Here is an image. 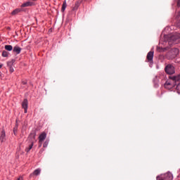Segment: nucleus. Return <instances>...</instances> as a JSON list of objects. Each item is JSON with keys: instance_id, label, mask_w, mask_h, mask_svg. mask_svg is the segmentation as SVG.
<instances>
[{"instance_id": "obj_4", "label": "nucleus", "mask_w": 180, "mask_h": 180, "mask_svg": "<svg viewBox=\"0 0 180 180\" xmlns=\"http://www.w3.org/2000/svg\"><path fill=\"white\" fill-rule=\"evenodd\" d=\"M178 54H179V49L174 48L168 52L167 56H169L170 58H175Z\"/></svg>"}, {"instance_id": "obj_3", "label": "nucleus", "mask_w": 180, "mask_h": 180, "mask_svg": "<svg viewBox=\"0 0 180 180\" xmlns=\"http://www.w3.org/2000/svg\"><path fill=\"white\" fill-rule=\"evenodd\" d=\"M157 180H172L173 176L171 172H167L164 174H161L160 176H157Z\"/></svg>"}, {"instance_id": "obj_19", "label": "nucleus", "mask_w": 180, "mask_h": 180, "mask_svg": "<svg viewBox=\"0 0 180 180\" xmlns=\"http://www.w3.org/2000/svg\"><path fill=\"white\" fill-rule=\"evenodd\" d=\"M9 56V52L6 51H3L2 57H8Z\"/></svg>"}, {"instance_id": "obj_15", "label": "nucleus", "mask_w": 180, "mask_h": 180, "mask_svg": "<svg viewBox=\"0 0 180 180\" xmlns=\"http://www.w3.org/2000/svg\"><path fill=\"white\" fill-rule=\"evenodd\" d=\"M22 11V9L20 8H16L14 11H13V12L11 13V15H18V13H19V12H20Z\"/></svg>"}, {"instance_id": "obj_22", "label": "nucleus", "mask_w": 180, "mask_h": 180, "mask_svg": "<svg viewBox=\"0 0 180 180\" xmlns=\"http://www.w3.org/2000/svg\"><path fill=\"white\" fill-rule=\"evenodd\" d=\"M9 67V71L10 72H13L14 70H13V67L12 66H8Z\"/></svg>"}, {"instance_id": "obj_10", "label": "nucleus", "mask_w": 180, "mask_h": 180, "mask_svg": "<svg viewBox=\"0 0 180 180\" xmlns=\"http://www.w3.org/2000/svg\"><path fill=\"white\" fill-rule=\"evenodd\" d=\"M22 51V48L19 47V46L16 45L14 46L13 49V53H16V54H20V52Z\"/></svg>"}, {"instance_id": "obj_16", "label": "nucleus", "mask_w": 180, "mask_h": 180, "mask_svg": "<svg viewBox=\"0 0 180 180\" xmlns=\"http://www.w3.org/2000/svg\"><path fill=\"white\" fill-rule=\"evenodd\" d=\"M79 1H76L75 6L72 8V11H77V9H78V8H79Z\"/></svg>"}, {"instance_id": "obj_25", "label": "nucleus", "mask_w": 180, "mask_h": 180, "mask_svg": "<svg viewBox=\"0 0 180 180\" xmlns=\"http://www.w3.org/2000/svg\"><path fill=\"white\" fill-rule=\"evenodd\" d=\"M177 6L180 7V0H178L177 1Z\"/></svg>"}, {"instance_id": "obj_24", "label": "nucleus", "mask_w": 180, "mask_h": 180, "mask_svg": "<svg viewBox=\"0 0 180 180\" xmlns=\"http://www.w3.org/2000/svg\"><path fill=\"white\" fill-rule=\"evenodd\" d=\"M48 144L49 143L47 142H44L43 147H44V148L47 147Z\"/></svg>"}, {"instance_id": "obj_18", "label": "nucleus", "mask_w": 180, "mask_h": 180, "mask_svg": "<svg viewBox=\"0 0 180 180\" xmlns=\"http://www.w3.org/2000/svg\"><path fill=\"white\" fill-rule=\"evenodd\" d=\"M31 148H33V142H32V144H30L29 147L25 149L26 153H29Z\"/></svg>"}, {"instance_id": "obj_27", "label": "nucleus", "mask_w": 180, "mask_h": 180, "mask_svg": "<svg viewBox=\"0 0 180 180\" xmlns=\"http://www.w3.org/2000/svg\"><path fill=\"white\" fill-rule=\"evenodd\" d=\"M16 130H18V127H15L14 128V133H15Z\"/></svg>"}, {"instance_id": "obj_12", "label": "nucleus", "mask_w": 180, "mask_h": 180, "mask_svg": "<svg viewBox=\"0 0 180 180\" xmlns=\"http://www.w3.org/2000/svg\"><path fill=\"white\" fill-rule=\"evenodd\" d=\"M32 5H33V3L27 1L26 3L22 4L21 6L22 8H26L27 6H32Z\"/></svg>"}, {"instance_id": "obj_6", "label": "nucleus", "mask_w": 180, "mask_h": 180, "mask_svg": "<svg viewBox=\"0 0 180 180\" xmlns=\"http://www.w3.org/2000/svg\"><path fill=\"white\" fill-rule=\"evenodd\" d=\"M46 137H47V134H46L45 132H43L39 135V147H41V144H43V141L46 140Z\"/></svg>"}, {"instance_id": "obj_7", "label": "nucleus", "mask_w": 180, "mask_h": 180, "mask_svg": "<svg viewBox=\"0 0 180 180\" xmlns=\"http://www.w3.org/2000/svg\"><path fill=\"white\" fill-rule=\"evenodd\" d=\"M22 109H24V113H27L28 101L27 99H24L22 103Z\"/></svg>"}, {"instance_id": "obj_13", "label": "nucleus", "mask_w": 180, "mask_h": 180, "mask_svg": "<svg viewBox=\"0 0 180 180\" xmlns=\"http://www.w3.org/2000/svg\"><path fill=\"white\" fill-rule=\"evenodd\" d=\"M4 49L7 51H12V50H13V46H12V45H6Z\"/></svg>"}, {"instance_id": "obj_28", "label": "nucleus", "mask_w": 180, "mask_h": 180, "mask_svg": "<svg viewBox=\"0 0 180 180\" xmlns=\"http://www.w3.org/2000/svg\"><path fill=\"white\" fill-rule=\"evenodd\" d=\"M0 78H2V74L0 73Z\"/></svg>"}, {"instance_id": "obj_23", "label": "nucleus", "mask_w": 180, "mask_h": 180, "mask_svg": "<svg viewBox=\"0 0 180 180\" xmlns=\"http://www.w3.org/2000/svg\"><path fill=\"white\" fill-rule=\"evenodd\" d=\"M22 85H26V84H27V81H26V80H22Z\"/></svg>"}, {"instance_id": "obj_17", "label": "nucleus", "mask_w": 180, "mask_h": 180, "mask_svg": "<svg viewBox=\"0 0 180 180\" xmlns=\"http://www.w3.org/2000/svg\"><path fill=\"white\" fill-rule=\"evenodd\" d=\"M65 8H67V3L64 1L62 6L61 12H64V11H65Z\"/></svg>"}, {"instance_id": "obj_30", "label": "nucleus", "mask_w": 180, "mask_h": 180, "mask_svg": "<svg viewBox=\"0 0 180 180\" xmlns=\"http://www.w3.org/2000/svg\"><path fill=\"white\" fill-rule=\"evenodd\" d=\"M2 68V65H0V69H1Z\"/></svg>"}, {"instance_id": "obj_8", "label": "nucleus", "mask_w": 180, "mask_h": 180, "mask_svg": "<svg viewBox=\"0 0 180 180\" xmlns=\"http://www.w3.org/2000/svg\"><path fill=\"white\" fill-rule=\"evenodd\" d=\"M146 58L149 63H153V58H154V51H149L147 54Z\"/></svg>"}, {"instance_id": "obj_20", "label": "nucleus", "mask_w": 180, "mask_h": 180, "mask_svg": "<svg viewBox=\"0 0 180 180\" xmlns=\"http://www.w3.org/2000/svg\"><path fill=\"white\" fill-rule=\"evenodd\" d=\"M30 138L33 139V140H35L36 139V132H32L30 134Z\"/></svg>"}, {"instance_id": "obj_21", "label": "nucleus", "mask_w": 180, "mask_h": 180, "mask_svg": "<svg viewBox=\"0 0 180 180\" xmlns=\"http://www.w3.org/2000/svg\"><path fill=\"white\" fill-rule=\"evenodd\" d=\"M15 63V59L11 60L10 62H7L8 67H11L13 65V63Z\"/></svg>"}, {"instance_id": "obj_9", "label": "nucleus", "mask_w": 180, "mask_h": 180, "mask_svg": "<svg viewBox=\"0 0 180 180\" xmlns=\"http://www.w3.org/2000/svg\"><path fill=\"white\" fill-rule=\"evenodd\" d=\"M6 140L5 130H2L0 135V141L1 143H4Z\"/></svg>"}, {"instance_id": "obj_29", "label": "nucleus", "mask_w": 180, "mask_h": 180, "mask_svg": "<svg viewBox=\"0 0 180 180\" xmlns=\"http://www.w3.org/2000/svg\"><path fill=\"white\" fill-rule=\"evenodd\" d=\"M178 15L180 16V11L178 13Z\"/></svg>"}, {"instance_id": "obj_5", "label": "nucleus", "mask_w": 180, "mask_h": 180, "mask_svg": "<svg viewBox=\"0 0 180 180\" xmlns=\"http://www.w3.org/2000/svg\"><path fill=\"white\" fill-rule=\"evenodd\" d=\"M165 71L169 75L175 74V67H174L172 65H167L165 68Z\"/></svg>"}, {"instance_id": "obj_14", "label": "nucleus", "mask_w": 180, "mask_h": 180, "mask_svg": "<svg viewBox=\"0 0 180 180\" xmlns=\"http://www.w3.org/2000/svg\"><path fill=\"white\" fill-rule=\"evenodd\" d=\"M172 86V84H171V82H169V81H167L165 84V88L169 89H171V87Z\"/></svg>"}, {"instance_id": "obj_1", "label": "nucleus", "mask_w": 180, "mask_h": 180, "mask_svg": "<svg viewBox=\"0 0 180 180\" xmlns=\"http://www.w3.org/2000/svg\"><path fill=\"white\" fill-rule=\"evenodd\" d=\"M168 43L169 46H172V44H178V43H180V34L176 33L169 37Z\"/></svg>"}, {"instance_id": "obj_2", "label": "nucleus", "mask_w": 180, "mask_h": 180, "mask_svg": "<svg viewBox=\"0 0 180 180\" xmlns=\"http://www.w3.org/2000/svg\"><path fill=\"white\" fill-rule=\"evenodd\" d=\"M169 78L175 83L176 89L178 94H180V74L176 76H169Z\"/></svg>"}, {"instance_id": "obj_26", "label": "nucleus", "mask_w": 180, "mask_h": 180, "mask_svg": "<svg viewBox=\"0 0 180 180\" xmlns=\"http://www.w3.org/2000/svg\"><path fill=\"white\" fill-rule=\"evenodd\" d=\"M91 1L92 0H82V1H84V2H91Z\"/></svg>"}, {"instance_id": "obj_11", "label": "nucleus", "mask_w": 180, "mask_h": 180, "mask_svg": "<svg viewBox=\"0 0 180 180\" xmlns=\"http://www.w3.org/2000/svg\"><path fill=\"white\" fill-rule=\"evenodd\" d=\"M41 172V170L40 169H35L33 173L30 174V178H32V176H33L34 175H40V172Z\"/></svg>"}]
</instances>
